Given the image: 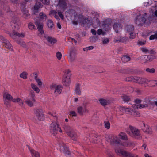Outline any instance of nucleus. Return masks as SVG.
<instances>
[{"label": "nucleus", "mask_w": 157, "mask_h": 157, "mask_svg": "<svg viewBox=\"0 0 157 157\" xmlns=\"http://www.w3.org/2000/svg\"><path fill=\"white\" fill-rule=\"evenodd\" d=\"M35 24L37 27L38 31L40 33L41 35V37L44 42L47 41L51 44H54L56 43V40L51 37H49L48 36L44 34V31L43 30V24L42 23L38 21L35 20Z\"/></svg>", "instance_id": "1"}, {"label": "nucleus", "mask_w": 157, "mask_h": 157, "mask_svg": "<svg viewBox=\"0 0 157 157\" xmlns=\"http://www.w3.org/2000/svg\"><path fill=\"white\" fill-rule=\"evenodd\" d=\"M74 16L75 17V21H73V23L74 25H77L78 22L81 23L83 25L87 24L88 25H91V21L90 20H88L86 19L83 15H77L76 13Z\"/></svg>", "instance_id": "2"}, {"label": "nucleus", "mask_w": 157, "mask_h": 157, "mask_svg": "<svg viewBox=\"0 0 157 157\" xmlns=\"http://www.w3.org/2000/svg\"><path fill=\"white\" fill-rule=\"evenodd\" d=\"M62 133V131L58 121L56 120V121H53L50 126V132L54 136L57 134L58 132Z\"/></svg>", "instance_id": "3"}, {"label": "nucleus", "mask_w": 157, "mask_h": 157, "mask_svg": "<svg viewBox=\"0 0 157 157\" xmlns=\"http://www.w3.org/2000/svg\"><path fill=\"white\" fill-rule=\"evenodd\" d=\"M147 14L144 13V15L139 13L136 17L134 21L136 24L138 25H141L144 24L148 25L150 23L149 21H147L146 19V16Z\"/></svg>", "instance_id": "4"}, {"label": "nucleus", "mask_w": 157, "mask_h": 157, "mask_svg": "<svg viewBox=\"0 0 157 157\" xmlns=\"http://www.w3.org/2000/svg\"><path fill=\"white\" fill-rule=\"evenodd\" d=\"M119 110L123 113H126L128 114H130L132 115L139 117L140 116V113L137 111H135V110L132 109L130 106L127 107L120 106L119 108Z\"/></svg>", "instance_id": "5"}, {"label": "nucleus", "mask_w": 157, "mask_h": 157, "mask_svg": "<svg viewBox=\"0 0 157 157\" xmlns=\"http://www.w3.org/2000/svg\"><path fill=\"white\" fill-rule=\"evenodd\" d=\"M63 128L67 133V135L72 138L75 141L77 140V137L76 133L69 126L65 125L63 126Z\"/></svg>", "instance_id": "6"}, {"label": "nucleus", "mask_w": 157, "mask_h": 157, "mask_svg": "<svg viewBox=\"0 0 157 157\" xmlns=\"http://www.w3.org/2000/svg\"><path fill=\"white\" fill-rule=\"evenodd\" d=\"M129 129L131 132L127 131V132L131 136H134L137 139L140 138L141 137L140 132L138 129L131 126L129 127Z\"/></svg>", "instance_id": "7"}, {"label": "nucleus", "mask_w": 157, "mask_h": 157, "mask_svg": "<svg viewBox=\"0 0 157 157\" xmlns=\"http://www.w3.org/2000/svg\"><path fill=\"white\" fill-rule=\"evenodd\" d=\"M50 88L52 90H54V95H58L61 93L63 87L61 85L52 84L50 85Z\"/></svg>", "instance_id": "8"}, {"label": "nucleus", "mask_w": 157, "mask_h": 157, "mask_svg": "<svg viewBox=\"0 0 157 157\" xmlns=\"http://www.w3.org/2000/svg\"><path fill=\"white\" fill-rule=\"evenodd\" d=\"M34 113L36 118L34 119V121L36 123H38V120L39 121H43L44 119V116L43 114V112L40 109H37L34 110Z\"/></svg>", "instance_id": "9"}, {"label": "nucleus", "mask_w": 157, "mask_h": 157, "mask_svg": "<svg viewBox=\"0 0 157 157\" xmlns=\"http://www.w3.org/2000/svg\"><path fill=\"white\" fill-rule=\"evenodd\" d=\"M115 151L117 154L122 156L123 157H138L137 155L132 154L130 152L120 149H116Z\"/></svg>", "instance_id": "10"}, {"label": "nucleus", "mask_w": 157, "mask_h": 157, "mask_svg": "<svg viewBox=\"0 0 157 157\" xmlns=\"http://www.w3.org/2000/svg\"><path fill=\"white\" fill-rule=\"evenodd\" d=\"M34 97L35 94L34 92L33 91L31 93V95L29 96L28 98L25 100V102L28 106L30 107L32 106L33 105V104L35 102Z\"/></svg>", "instance_id": "11"}, {"label": "nucleus", "mask_w": 157, "mask_h": 157, "mask_svg": "<svg viewBox=\"0 0 157 157\" xmlns=\"http://www.w3.org/2000/svg\"><path fill=\"white\" fill-rule=\"evenodd\" d=\"M69 55L68 56V61L72 63L73 62L76 58V51L73 48H71L69 51Z\"/></svg>", "instance_id": "12"}, {"label": "nucleus", "mask_w": 157, "mask_h": 157, "mask_svg": "<svg viewBox=\"0 0 157 157\" xmlns=\"http://www.w3.org/2000/svg\"><path fill=\"white\" fill-rule=\"evenodd\" d=\"M3 96L4 104L7 106L9 104V101H12L13 99H14L10 94L7 92L4 93Z\"/></svg>", "instance_id": "13"}, {"label": "nucleus", "mask_w": 157, "mask_h": 157, "mask_svg": "<svg viewBox=\"0 0 157 157\" xmlns=\"http://www.w3.org/2000/svg\"><path fill=\"white\" fill-rule=\"evenodd\" d=\"M136 79V82L141 85L145 87L148 86V80L145 78L137 77Z\"/></svg>", "instance_id": "14"}, {"label": "nucleus", "mask_w": 157, "mask_h": 157, "mask_svg": "<svg viewBox=\"0 0 157 157\" xmlns=\"http://www.w3.org/2000/svg\"><path fill=\"white\" fill-rule=\"evenodd\" d=\"M108 141L111 144L118 145L120 144L121 140L116 136L113 135L109 139Z\"/></svg>", "instance_id": "15"}, {"label": "nucleus", "mask_w": 157, "mask_h": 157, "mask_svg": "<svg viewBox=\"0 0 157 157\" xmlns=\"http://www.w3.org/2000/svg\"><path fill=\"white\" fill-rule=\"evenodd\" d=\"M0 39L3 40L5 44L6 48L9 49L11 51H14L13 46L7 40L5 39L3 37L1 36L0 37Z\"/></svg>", "instance_id": "16"}, {"label": "nucleus", "mask_w": 157, "mask_h": 157, "mask_svg": "<svg viewBox=\"0 0 157 157\" xmlns=\"http://www.w3.org/2000/svg\"><path fill=\"white\" fill-rule=\"evenodd\" d=\"M141 101V100L140 99H136L134 101L135 104L130 106L132 109H133V110H135V111H137L136 109L140 108V105L141 104H140Z\"/></svg>", "instance_id": "17"}, {"label": "nucleus", "mask_w": 157, "mask_h": 157, "mask_svg": "<svg viewBox=\"0 0 157 157\" xmlns=\"http://www.w3.org/2000/svg\"><path fill=\"white\" fill-rule=\"evenodd\" d=\"M70 76L69 75L67 76L66 75H64L62 80V83L63 85L68 86L70 83Z\"/></svg>", "instance_id": "18"}, {"label": "nucleus", "mask_w": 157, "mask_h": 157, "mask_svg": "<svg viewBox=\"0 0 157 157\" xmlns=\"http://www.w3.org/2000/svg\"><path fill=\"white\" fill-rule=\"evenodd\" d=\"M10 24L13 29H17L19 26V22L17 21L16 18H14L11 21Z\"/></svg>", "instance_id": "19"}, {"label": "nucleus", "mask_w": 157, "mask_h": 157, "mask_svg": "<svg viewBox=\"0 0 157 157\" xmlns=\"http://www.w3.org/2000/svg\"><path fill=\"white\" fill-rule=\"evenodd\" d=\"M77 110L78 113L80 115H83L88 112V110L86 107L83 108L81 106L77 108Z\"/></svg>", "instance_id": "20"}, {"label": "nucleus", "mask_w": 157, "mask_h": 157, "mask_svg": "<svg viewBox=\"0 0 157 157\" xmlns=\"http://www.w3.org/2000/svg\"><path fill=\"white\" fill-rule=\"evenodd\" d=\"M99 101L100 104L104 106L108 105L110 103V102L109 99H105L103 98H100L99 99Z\"/></svg>", "instance_id": "21"}, {"label": "nucleus", "mask_w": 157, "mask_h": 157, "mask_svg": "<svg viewBox=\"0 0 157 157\" xmlns=\"http://www.w3.org/2000/svg\"><path fill=\"white\" fill-rule=\"evenodd\" d=\"M113 29L115 32L117 33L121 31L122 29V26L120 23H115L113 25Z\"/></svg>", "instance_id": "22"}, {"label": "nucleus", "mask_w": 157, "mask_h": 157, "mask_svg": "<svg viewBox=\"0 0 157 157\" xmlns=\"http://www.w3.org/2000/svg\"><path fill=\"white\" fill-rule=\"evenodd\" d=\"M59 1L58 4L56 5V6H59V7L60 9H63V10H64L66 8L67 5L66 3L63 0H58Z\"/></svg>", "instance_id": "23"}, {"label": "nucleus", "mask_w": 157, "mask_h": 157, "mask_svg": "<svg viewBox=\"0 0 157 157\" xmlns=\"http://www.w3.org/2000/svg\"><path fill=\"white\" fill-rule=\"evenodd\" d=\"M10 36L13 38L18 44L21 45H23L25 43L21 39L16 38L13 35H11L10 34Z\"/></svg>", "instance_id": "24"}, {"label": "nucleus", "mask_w": 157, "mask_h": 157, "mask_svg": "<svg viewBox=\"0 0 157 157\" xmlns=\"http://www.w3.org/2000/svg\"><path fill=\"white\" fill-rule=\"evenodd\" d=\"M143 125L144 128H143L144 132L148 134H151L152 133V130L151 128L147 125H146L144 123H143Z\"/></svg>", "instance_id": "25"}, {"label": "nucleus", "mask_w": 157, "mask_h": 157, "mask_svg": "<svg viewBox=\"0 0 157 157\" xmlns=\"http://www.w3.org/2000/svg\"><path fill=\"white\" fill-rule=\"evenodd\" d=\"M151 104L150 101L148 99H145L143 101V103L140 105V109L144 108L147 107L148 105Z\"/></svg>", "instance_id": "26"}, {"label": "nucleus", "mask_w": 157, "mask_h": 157, "mask_svg": "<svg viewBox=\"0 0 157 157\" xmlns=\"http://www.w3.org/2000/svg\"><path fill=\"white\" fill-rule=\"evenodd\" d=\"M125 29L126 32L128 33H129L132 32L134 31V27L131 25H127L125 28Z\"/></svg>", "instance_id": "27"}, {"label": "nucleus", "mask_w": 157, "mask_h": 157, "mask_svg": "<svg viewBox=\"0 0 157 157\" xmlns=\"http://www.w3.org/2000/svg\"><path fill=\"white\" fill-rule=\"evenodd\" d=\"M138 59L140 61V63H143L147 62L146 55L143 56L139 57Z\"/></svg>", "instance_id": "28"}, {"label": "nucleus", "mask_w": 157, "mask_h": 157, "mask_svg": "<svg viewBox=\"0 0 157 157\" xmlns=\"http://www.w3.org/2000/svg\"><path fill=\"white\" fill-rule=\"evenodd\" d=\"M30 152L32 157H40L39 153L34 150H30Z\"/></svg>", "instance_id": "29"}, {"label": "nucleus", "mask_w": 157, "mask_h": 157, "mask_svg": "<svg viewBox=\"0 0 157 157\" xmlns=\"http://www.w3.org/2000/svg\"><path fill=\"white\" fill-rule=\"evenodd\" d=\"M140 49L143 52L145 53H150L151 54H154L155 53V52L153 50L149 51L146 48L144 47H141L140 48Z\"/></svg>", "instance_id": "30"}, {"label": "nucleus", "mask_w": 157, "mask_h": 157, "mask_svg": "<svg viewBox=\"0 0 157 157\" xmlns=\"http://www.w3.org/2000/svg\"><path fill=\"white\" fill-rule=\"evenodd\" d=\"M12 101L14 103H18L19 105L21 106H22L24 104L23 100L19 98L13 99Z\"/></svg>", "instance_id": "31"}, {"label": "nucleus", "mask_w": 157, "mask_h": 157, "mask_svg": "<svg viewBox=\"0 0 157 157\" xmlns=\"http://www.w3.org/2000/svg\"><path fill=\"white\" fill-rule=\"evenodd\" d=\"M148 86L149 87H154L157 86V81L152 80L151 81L148 80Z\"/></svg>", "instance_id": "32"}, {"label": "nucleus", "mask_w": 157, "mask_h": 157, "mask_svg": "<svg viewBox=\"0 0 157 157\" xmlns=\"http://www.w3.org/2000/svg\"><path fill=\"white\" fill-rule=\"evenodd\" d=\"M41 6L40 2H36L34 7V12H37L39 9L41 7Z\"/></svg>", "instance_id": "33"}, {"label": "nucleus", "mask_w": 157, "mask_h": 157, "mask_svg": "<svg viewBox=\"0 0 157 157\" xmlns=\"http://www.w3.org/2000/svg\"><path fill=\"white\" fill-rule=\"evenodd\" d=\"M75 91L77 95H81V91L80 88L79 84H78L76 85Z\"/></svg>", "instance_id": "34"}, {"label": "nucleus", "mask_w": 157, "mask_h": 157, "mask_svg": "<svg viewBox=\"0 0 157 157\" xmlns=\"http://www.w3.org/2000/svg\"><path fill=\"white\" fill-rule=\"evenodd\" d=\"M32 88L36 93H39L40 91V89L34 83H32L31 84Z\"/></svg>", "instance_id": "35"}, {"label": "nucleus", "mask_w": 157, "mask_h": 157, "mask_svg": "<svg viewBox=\"0 0 157 157\" xmlns=\"http://www.w3.org/2000/svg\"><path fill=\"white\" fill-rule=\"evenodd\" d=\"M121 59L122 62L125 63L129 61L131 58L129 56L125 55L122 57Z\"/></svg>", "instance_id": "36"}, {"label": "nucleus", "mask_w": 157, "mask_h": 157, "mask_svg": "<svg viewBox=\"0 0 157 157\" xmlns=\"http://www.w3.org/2000/svg\"><path fill=\"white\" fill-rule=\"evenodd\" d=\"M136 77H128L125 78L126 81L129 82H136Z\"/></svg>", "instance_id": "37"}, {"label": "nucleus", "mask_w": 157, "mask_h": 157, "mask_svg": "<svg viewBox=\"0 0 157 157\" xmlns=\"http://www.w3.org/2000/svg\"><path fill=\"white\" fill-rule=\"evenodd\" d=\"M118 136L121 139L126 140H127V136L125 133L120 132L118 135Z\"/></svg>", "instance_id": "38"}, {"label": "nucleus", "mask_w": 157, "mask_h": 157, "mask_svg": "<svg viewBox=\"0 0 157 157\" xmlns=\"http://www.w3.org/2000/svg\"><path fill=\"white\" fill-rule=\"evenodd\" d=\"M60 149L61 152H63L65 154L69 153V151H67V148L65 146H60Z\"/></svg>", "instance_id": "39"}, {"label": "nucleus", "mask_w": 157, "mask_h": 157, "mask_svg": "<svg viewBox=\"0 0 157 157\" xmlns=\"http://www.w3.org/2000/svg\"><path fill=\"white\" fill-rule=\"evenodd\" d=\"M13 33L14 34V36H16L20 37L23 38L25 36V33H19L18 32H16L13 30Z\"/></svg>", "instance_id": "40"}, {"label": "nucleus", "mask_w": 157, "mask_h": 157, "mask_svg": "<svg viewBox=\"0 0 157 157\" xmlns=\"http://www.w3.org/2000/svg\"><path fill=\"white\" fill-rule=\"evenodd\" d=\"M57 12L56 10H52L50 12L49 15L50 16L52 15L54 16L56 19H59V17L57 15Z\"/></svg>", "instance_id": "41"}, {"label": "nucleus", "mask_w": 157, "mask_h": 157, "mask_svg": "<svg viewBox=\"0 0 157 157\" xmlns=\"http://www.w3.org/2000/svg\"><path fill=\"white\" fill-rule=\"evenodd\" d=\"M47 24L48 27L50 29H52L54 26L53 21L51 20H48Z\"/></svg>", "instance_id": "42"}, {"label": "nucleus", "mask_w": 157, "mask_h": 157, "mask_svg": "<svg viewBox=\"0 0 157 157\" xmlns=\"http://www.w3.org/2000/svg\"><path fill=\"white\" fill-rule=\"evenodd\" d=\"M27 75L28 73L25 71H23L20 74V77L25 79L27 78Z\"/></svg>", "instance_id": "43"}, {"label": "nucleus", "mask_w": 157, "mask_h": 157, "mask_svg": "<svg viewBox=\"0 0 157 157\" xmlns=\"http://www.w3.org/2000/svg\"><path fill=\"white\" fill-rule=\"evenodd\" d=\"M146 58L147 62L151 61L155 58V56L152 55L146 56Z\"/></svg>", "instance_id": "44"}, {"label": "nucleus", "mask_w": 157, "mask_h": 157, "mask_svg": "<svg viewBox=\"0 0 157 157\" xmlns=\"http://www.w3.org/2000/svg\"><path fill=\"white\" fill-rule=\"evenodd\" d=\"M39 16L40 17V19L41 20H46L47 18V16L43 12L40 13L39 14Z\"/></svg>", "instance_id": "45"}, {"label": "nucleus", "mask_w": 157, "mask_h": 157, "mask_svg": "<svg viewBox=\"0 0 157 157\" xmlns=\"http://www.w3.org/2000/svg\"><path fill=\"white\" fill-rule=\"evenodd\" d=\"M108 24H105L104 25V26H105V27H107L105 29V31H108L110 29V27L109 26V25L111 24V21L110 19H108Z\"/></svg>", "instance_id": "46"}, {"label": "nucleus", "mask_w": 157, "mask_h": 157, "mask_svg": "<svg viewBox=\"0 0 157 157\" xmlns=\"http://www.w3.org/2000/svg\"><path fill=\"white\" fill-rule=\"evenodd\" d=\"M149 40H157V31L155 32L154 34L150 36Z\"/></svg>", "instance_id": "47"}, {"label": "nucleus", "mask_w": 157, "mask_h": 157, "mask_svg": "<svg viewBox=\"0 0 157 157\" xmlns=\"http://www.w3.org/2000/svg\"><path fill=\"white\" fill-rule=\"evenodd\" d=\"M102 44L103 45H105L107 44L109 42V38H104L102 40Z\"/></svg>", "instance_id": "48"}, {"label": "nucleus", "mask_w": 157, "mask_h": 157, "mask_svg": "<svg viewBox=\"0 0 157 157\" xmlns=\"http://www.w3.org/2000/svg\"><path fill=\"white\" fill-rule=\"evenodd\" d=\"M97 33L98 35H104L106 34V33L103 31L102 29H100L97 30Z\"/></svg>", "instance_id": "49"}, {"label": "nucleus", "mask_w": 157, "mask_h": 157, "mask_svg": "<svg viewBox=\"0 0 157 157\" xmlns=\"http://www.w3.org/2000/svg\"><path fill=\"white\" fill-rule=\"evenodd\" d=\"M129 35V37L130 39H133L136 37V34L134 31H132L128 33Z\"/></svg>", "instance_id": "50"}, {"label": "nucleus", "mask_w": 157, "mask_h": 157, "mask_svg": "<svg viewBox=\"0 0 157 157\" xmlns=\"http://www.w3.org/2000/svg\"><path fill=\"white\" fill-rule=\"evenodd\" d=\"M30 76L31 78H30V80L32 81L33 78L35 80L37 78L38 75L36 73H33L31 74Z\"/></svg>", "instance_id": "51"}, {"label": "nucleus", "mask_w": 157, "mask_h": 157, "mask_svg": "<svg viewBox=\"0 0 157 157\" xmlns=\"http://www.w3.org/2000/svg\"><path fill=\"white\" fill-rule=\"evenodd\" d=\"M35 80L36 81V82L37 83L38 86L39 87H41L42 84V82L41 81V79H40L39 78H37L35 79Z\"/></svg>", "instance_id": "52"}, {"label": "nucleus", "mask_w": 157, "mask_h": 157, "mask_svg": "<svg viewBox=\"0 0 157 157\" xmlns=\"http://www.w3.org/2000/svg\"><path fill=\"white\" fill-rule=\"evenodd\" d=\"M94 16H95V17H94V18H95L96 22L97 23V25H99L100 24V21L98 19V18L99 16V15L97 13H94L93 14Z\"/></svg>", "instance_id": "53"}, {"label": "nucleus", "mask_w": 157, "mask_h": 157, "mask_svg": "<svg viewBox=\"0 0 157 157\" xmlns=\"http://www.w3.org/2000/svg\"><path fill=\"white\" fill-rule=\"evenodd\" d=\"M123 101L125 102H128L130 100V98L129 96H123L122 97Z\"/></svg>", "instance_id": "54"}, {"label": "nucleus", "mask_w": 157, "mask_h": 157, "mask_svg": "<svg viewBox=\"0 0 157 157\" xmlns=\"http://www.w3.org/2000/svg\"><path fill=\"white\" fill-rule=\"evenodd\" d=\"M128 40V38L126 37H121L119 41L121 42H126Z\"/></svg>", "instance_id": "55"}, {"label": "nucleus", "mask_w": 157, "mask_h": 157, "mask_svg": "<svg viewBox=\"0 0 157 157\" xmlns=\"http://www.w3.org/2000/svg\"><path fill=\"white\" fill-rule=\"evenodd\" d=\"M110 123L109 121L105 122V127L107 129H109L110 128Z\"/></svg>", "instance_id": "56"}, {"label": "nucleus", "mask_w": 157, "mask_h": 157, "mask_svg": "<svg viewBox=\"0 0 157 157\" xmlns=\"http://www.w3.org/2000/svg\"><path fill=\"white\" fill-rule=\"evenodd\" d=\"M146 71L147 72L151 73H153L155 72V70L154 68H147L146 69Z\"/></svg>", "instance_id": "57"}, {"label": "nucleus", "mask_w": 157, "mask_h": 157, "mask_svg": "<svg viewBox=\"0 0 157 157\" xmlns=\"http://www.w3.org/2000/svg\"><path fill=\"white\" fill-rule=\"evenodd\" d=\"M62 54L59 52H58L56 53V56L58 60H60L62 57Z\"/></svg>", "instance_id": "58"}, {"label": "nucleus", "mask_w": 157, "mask_h": 157, "mask_svg": "<svg viewBox=\"0 0 157 157\" xmlns=\"http://www.w3.org/2000/svg\"><path fill=\"white\" fill-rule=\"evenodd\" d=\"M94 48V47L92 46H90L83 48L84 51H87L88 50H91Z\"/></svg>", "instance_id": "59"}, {"label": "nucleus", "mask_w": 157, "mask_h": 157, "mask_svg": "<svg viewBox=\"0 0 157 157\" xmlns=\"http://www.w3.org/2000/svg\"><path fill=\"white\" fill-rule=\"evenodd\" d=\"M28 27L29 29H33L35 28V26L32 23L30 22L28 24Z\"/></svg>", "instance_id": "60"}, {"label": "nucleus", "mask_w": 157, "mask_h": 157, "mask_svg": "<svg viewBox=\"0 0 157 157\" xmlns=\"http://www.w3.org/2000/svg\"><path fill=\"white\" fill-rule=\"evenodd\" d=\"M22 12L24 14V17H26L29 16V14H28V10H26V9H23L22 10Z\"/></svg>", "instance_id": "61"}, {"label": "nucleus", "mask_w": 157, "mask_h": 157, "mask_svg": "<svg viewBox=\"0 0 157 157\" xmlns=\"http://www.w3.org/2000/svg\"><path fill=\"white\" fill-rule=\"evenodd\" d=\"M69 114L70 116L73 117H75L77 115L75 111H71L69 112Z\"/></svg>", "instance_id": "62"}, {"label": "nucleus", "mask_w": 157, "mask_h": 157, "mask_svg": "<svg viewBox=\"0 0 157 157\" xmlns=\"http://www.w3.org/2000/svg\"><path fill=\"white\" fill-rule=\"evenodd\" d=\"M44 4L48 5L49 3V0H40Z\"/></svg>", "instance_id": "63"}, {"label": "nucleus", "mask_w": 157, "mask_h": 157, "mask_svg": "<svg viewBox=\"0 0 157 157\" xmlns=\"http://www.w3.org/2000/svg\"><path fill=\"white\" fill-rule=\"evenodd\" d=\"M58 13L59 17L62 19H63L64 18V17L63 15L62 14V13L60 11H58Z\"/></svg>", "instance_id": "64"}]
</instances>
